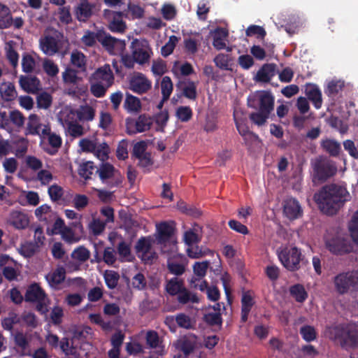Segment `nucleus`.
<instances>
[{"label": "nucleus", "instance_id": "4d7b16f0", "mask_svg": "<svg viewBox=\"0 0 358 358\" xmlns=\"http://www.w3.org/2000/svg\"><path fill=\"white\" fill-rule=\"evenodd\" d=\"M36 56L31 55H24L22 60V70L25 73H31L36 66Z\"/></svg>", "mask_w": 358, "mask_h": 358}, {"label": "nucleus", "instance_id": "a211bd4d", "mask_svg": "<svg viewBox=\"0 0 358 358\" xmlns=\"http://www.w3.org/2000/svg\"><path fill=\"white\" fill-rule=\"evenodd\" d=\"M7 223L16 229H24L30 224V217L24 211L13 210L8 215Z\"/></svg>", "mask_w": 358, "mask_h": 358}, {"label": "nucleus", "instance_id": "de8ad7c7", "mask_svg": "<svg viewBox=\"0 0 358 358\" xmlns=\"http://www.w3.org/2000/svg\"><path fill=\"white\" fill-rule=\"evenodd\" d=\"M71 62L74 66L81 70L85 69L86 58L81 52L77 50L73 51L71 55Z\"/></svg>", "mask_w": 358, "mask_h": 358}, {"label": "nucleus", "instance_id": "a19ab883", "mask_svg": "<svg viewBox=\"0 0 358 358\" xmlns=\"http://www.w3.org/2000/svg\"><path fill=\"white\" fill-rule=\"evenodd\" d=\"M214 62L217 67L222 70L231 71V59L229 55L225 54H219L214 58Z\"/></svg>", "mask_w": 358, "mask_h": 358}, {"label": "nucleus", "instance_id": "7ed1b4c3", "mask_svg": "<svg viewBox=\"0 0 358 358\" xmlns=\"http://www.w3.org/2000/svg\"><path fill=\"white\" fill-rule=\"evenodd\" d=\"M73 228L83 231V226L80 222H73L67 226L64 220L61 217H57L51 228L47 229V234L50 236L60 235L62 239L68 243H78L80 238L76 233Z\"/></svg>", "mask_w": 358, "mask_h": 358}, {"label": "nucleus", "instance_id": "69168bd1", "mask_svg": "<svg viewBox=\"0 0 358 358\" xmlns=\"http://www.w3.org/2000/svg\"><path fill=\"white\" fill-rule=\"evenodd\" d=\"M36 179L39 181L41 185H48L52 181L54 176L50 171L41 169L37 173Z\"/></svg>", "mask_w": 358, "mask_h": 358}, {"label": "nucleus", "instance_id": "423d86ee", "mask_svg": "<svg viewBox=\"0 0 358 358\" xmlns=\"http://www.w3.org/2000/svg\"><path fill=\"white\" fill-rule=\"evenodd\" d=\"M50 128L48 122L43 121L38 115L31 113L28 116L24 134L26 136H38L43 142L50 133Z\"/></svg>", "mask_w": 358, "mask_h": 358}, {"label": "nucleus", "instance_id": "c03bdc74", "mask_svg": "<svg viewBox=\"0 0 358 358\" xmlns=\"http://www.w3.org/2000/svg\"><path fill=\"white\" fill-rule=\"evenodd\" d=\"M90 91L96 97H102L105 95L107 89L109 87L101 83H99L92 78L90 79Z\"/></svg>", "mask_w": 358, "mask_h": 358}, {"label": "nucleus", "instance_id": "20e7f679", "mask_svg": "<svg viewBox=\"0 0 358 358\" xmlns=\"http://www.w3.org/2000/svg\"><path fill=\"white\" fill-rule=\"evenodd\" d=\"M325 244L329 250L334 254H344L352 250L348 234L341 230L328 232L325 236Z\"/></svg>", "mask_w": 358, "mask_h": 358}, {"label": "nucleus", "instance_id": "5fc2aeb1", "mask_svg": "<svg viewBox=\"0 0 358 358\" xmlns=\"http://www.w3.org/2000/svg\"><path fill=\"white\" fill-rule=\"evenodd\" d=\"M192 110L189 106H179L176 110V116L181 122H188L192 118Z\"/></svg>", "mask_w": 358, "mask_h": 358}, {"label": "nucleus", "instance_id": "393cba45", "mask_svg": "<svg viewBox=\"0 0 358 358\" xmlns=\"http://www.w3.org/2000/svg\"><path fill=\"white\" fill-rule=\"evenodd\" d=\"M211 36L213 38V45L215 48L217 50H222L226 48L227 51H231L230 48H227V31L222 28H218L213 31L210 32Z\"/></svg>", "mask_w": 358, "mask_h": 358}, {"label": "nucleus", "instance_id": "9d476101", "mask_svg": "<svg viewBox=\"0 0 358 358\" xmlns=\"http://www.w3.org/2000/svg\"><path fill=\"white\" fill-rule=\"evenodd\" d=\"M96 173L102 182L110 186L118 185L122 181L120 173L109 163H102L97 169Z\"/></svg>", "mask_w": 358, "mask_h": 358}, {"label": "nucleus", "instance_id": "e433bc0d", "mask_svg": "<svg viewBox=\"0 0 358 358\" xmlns=\"http://www.w3.org/2000/svg\"><path fill=\"white\" fill-rule=\"evenodd\" d=\"M241 303V320L242 321L245 322L248 319V315L254 304V301L252 295L249 292L244 293L242 296Z\"/></svg>", "mask_w": 358, "mask_h": 358}, {"label": "nucleus", "instance_id": "473e14b6", "mask_svg": "<svg viewBox=\"0 0 358 358\" xmlns=\"http://www.w3.org/2000/svg\"><path fill=\"white\" fill-rule=\"evenodd\" d=\"M0 95L3 101H11L15 99L17 93L13 84L8 82L0 85Z\"/></svg>", "mask_w": 358, "mask_h": 358}, {"label": "nucleus", "instance_id": "680f3d73", "mask_svg": "<svg viewBox=\"0 0 358 358\" xmlns=\"http://www.w3.org/2000/svg\"><path fill=\"white\" fill-rule=\"evenodd\" d=\"M178 294V300L181 303H187L188 302L197 303L199 301L197 296L187 291L185 287Z\"/></svg>", "mask_w": 358, "mask_h": 358}, {"label": "nucleus", "instance_id": "cd10ccee", "mask_svg": "<svg viewBox=\"0 0 358 358\" xmlns=\"http://www.w3.org/2000/svg\"><path fill=\"white\" fill-rule=\"evenodd\" d=\"M41 50L48 55H53L59 49V41L52 36H45L40 40Z\"/></svg>", "mask_w": 358, "mask_h": 358}, {"label": "nucleus", "instance_id": "052dcab7", "mask_svg": "<svg viewBox=\"0 0 358 358\" xmlns=\"http://www.w3.org/2000/svg\"><path fill=\"white\" fill-rule=\"evenodd\" d=\"M24 162L26 166L34 171H39L43 167V162L38 158L27 155L24 158Z\"/></svg>", "mask_w": 358, "mask_h": 358}, {"label": "nucleus", "instance_id": "6e6552de", "mask_svg": "<svg viewBox=\"0 0 358 358\" xmlns=\"http://www.w3.org/2000/svg\"><path fill=\"white\" fill-rule=\"evenodd\" d=\"M278 257L287 269L296 271L299 268L301 253L296 247L285 248L278 250Z\"/></svg>", "mask_w": 358, "mask_h": 358}, {"label": "nucleus", "instance_id": "bb28decb", "mask_svg": "<svg viewBox=\"0 0 358 358\" xmlns=\"http://www.w3.org/2000/svg\"><path fill=\"white\" fill-rule=\"evenodd\" d=\"M342 340L350 346H358V326L351 324L346 327L342 333Z\"/></svg>", "mask_w": 358, "mask_h": 358}, {"label": "nucleus", "instance_id": "2f4dec72", "mask_svg": "<svg viewBox=\"0 0 358 358\" xmlns=\"http://www.w3.org/2000/svg\"><path fill=\"white\" fill-rule=\"evenodd\" d=\"M102 45L106 48L108 51L111 54H117L121 51L124 47V43L112 36H106L102 41Z\"/></svg>", "mask_w": 358, "mask_h": 358}, {"label": "nucleus", "instance_id": "bf43d9fd", "mask_svg": "<svg viewBox=\"0 0 358 358\" xmlns=\"http://www.w3.org/2000/svg\"><path fill=\"white\" fill-rule=\"evenodd\" d=\"M343 81L341 80L333 79L328 83L326 93L329 96L336 94L343 89Z\"/></svg>", "mask_w": 358, "mask_h": 358}, {"label": "nucleus", "instance_id": "aec40b11", "mask_svg": "<svg viewBox=\"0 0 358 358\" xmlns=\"http://www.w3.org/2000/svg\"><path fill=\"white\" fill-rule=\"evenodd\" d=\"M103 15L110 20L109 29L114 32H124L127 28L125 22L122 20L124 13L122 12H113L110 10H104Z\"/></svg>", "mask_w": 358, "mask_h": 358}, {"label": "nucleus", "instance_id": "f03ea898", "mask_svg": "<svg viewBox=\"0 0 358 358\" xmlns=\"http://www.w3.org/2000/svg\"><path fill=\"white\" fill-rule=\"evenodd\" d=\"M248 103L251 108H259V112L250 114V117L252 122L258 126L264 124L273 109V96L268 92L257 91L249 96Z\"/></svg>", "mask_w": 358, "mask_h": 358}, {"label": "nucleus", "instance_id": "b1692460", "mask_svg": "<svg viewBox=\"0 0 358 358\" xmlns=\"http://www.w3.org/2000/svg\"><path fill=\"white\" fill-rule=\"evenodd\" d=\"M19 83L22 89L31 94H36L41 90V82L34 76H20Z\"/></svg>", "mask_w": 358, "mask_h": 358}, {"label": "nucleus", "instance_id": "f3484780", "mask_svg": "<svg viewBox=\"0 0 358 358\" xmlns=\"http://www.w3.org/2000/svg\"><path fill=\"white\" fill-rule=\"evenodd\" d=\"M168 255V268L169 271L174 275H181L184 273L187 263L185 257L176 252H173L169 250Z\"/></svg>", "mask_w": 358, "mask_h": 358}, {"label": "nucleus", "instance_id": "c9c22d12", "mask_svg": "<svg viewBox=\"0 0 358 358\" xmlns=\"http://www.w3.org/2000/svg\"><path fill=\"white\" fill-rule=\"evenodd\" d=\"M124 15L129 20L141 19L145 15V9L138 4L129 3Z\"/></svg>", "mask_w": 358, "mask_h": 358}, {"label": "nucleus", "instance_id": "a878e982", "mask_svg": "<svg viewBox=\"0 0 358 358\" xmlns=\"http://www.w3.org/2000/svg\"><path fill=\"white\" fill-rule=\"evenodd\" d=\"M65 277V268L62 266H57L45 275V279L50 287L56 288L64 281Z\"/></svg>", "mask_w": 358, "mask_h": 358}, {"label": "nucleus", "instance_id": "13d9d810", "mask_svg": "<svg viewBox=\"0 0 358 358\" xmlns=\"http://www.w3.org/2000/svg\"><path fill=\"white\" fill-rule=\"evenodd\" d=\"M43 69L50 77L56 76L59 73L58 66L51 59H45L43 62Z\"/></svg>", "mask_w": 358, "mask_h": 358}, {"label": "nucleus", "instance_id": "7c9ffc66", "mask_svg": "<svg viewBox=\"0 0 358 358\" xmlns=\"http://www.w3.org/2000/svg\"><path fill=\"white\" fill-rule=\"evenodd\" d=\"M201 238V228L199 225H194L192 228L187 230L183 235V240L187 245L197 243Z\"/></svg>", "mask_w": 358, "mask_h": 358}, {"label": "nucleus", "instance_id": "09e8293b", "mask_svg": "<svg viewBox=\"0 0 358 358\" xmlns=\"http://www.w3.org/2000/svg\"><path fill=\"white\" fill-rule=\"evenodd\" d=\"M74 115L72 109L66 106L62 109L59 113L58 117L62 124L66 127L73 122Z\"/></svg>", "mask_w": 358, "mask_h": 358}, {"label": "nucleus", "instance_id": "0e129e2a", "mask_svg": "<svg viewBox=\"0 0 358 358\" xmlns=\"http://www.w3.org/2000/svg\"><path fill=\"white\" fill-rule=\"evenodd\" d=\"M183 94L185 97L189 99H195L196 97V84L192 81H187L183 83Z\"/></svg>", "mask_w": 358, "mask_h": 358}, {"label": "nucleus", "instance_id": "c756f323", "mask_svg": "<svg viewBox=\"0 0 358 358\" xmlns=\"http://www.w3.org/2000/svg\"><path fill=\"white\" fill-rule=\"evenodd\" d=\"M276 66L273 64H264L257 71L255 80L259 82L268 83L275 75Z\"/></svg>", "mask_w": 358, "mask_h": 358}, {"label": "nucleus", "instance_id": "412c9836", "mask_svg": "<svg viewBox=\"0 0 358 358\" xmlns=\"http://www.w3.org/2000/svg\"><path fill=\"white\" fill-rule=\"evenodd\" d=\"M197 344V337L193 334H188L177 341L174 345L179 352H181L185 355H189L196 348Z\"/></svg>", "mask_w": 358, "mask_h": 358}, {"label": "nucleus", "instance_id": "a18cd8bd", "mask_svg": "<svg viewBox=\"0 0 358 358\" xmlns=\"http://www.w3.org/2000/svg\"><path fill=\"white\" fill-rule=\"evenodd\" d=\"M173 90V83L169 76H164L161 82V91L163 101H167Z\"/></svg>", "mask_w": 358, "mask_h": 358}, {"label": "nucleus", "instance_id": "49530a36", "mask_svg": "<svg viewBox=\"0 0 358 358\" xmlns=\"http://www.w3.org/2000/svg\"><path fill=\"white\" fill-rule=\"evenodd\" d=\"M77 115L81 121H91L95 116V110L90 106H81L77 111Z\"/></svg>", "mask_w": 358, "mask_h": 358}, {"label": "nucleus", "instance_id": "864d4df0", "mask_svg": "<svg viewBox=\"0 0 358 358\" xmlns=\"http://www.w3.org/2000/svg\"><path fill=\"white\" fill-rule=\"evenodd\" d=\"M162 17L167 21L173 20L177 15L176 7L171 3H164L161 8Z\"/></svg>", "mask_w": 358, "mask_h": 358}, {"label": "nucleus", "instance_id": "774afa93", "mask_svg": "<svg viewBox=\"0 0 358 358\" xmlns=\"http://www.w3.org/2000/svg\"><path fill=\"white\" fill-rule=\"evenodd\" d=\"M52 100V99L50 94L47 92L41 93L37 96V106L39 108L47 109L51 106Z\"/></svg>", "mask_w": 358, "mask_h": 358}, {"label": "nucleus", "instance_id": "338daca9", "mask_svg": "<svg viewBox=\"0 0 358 358\" xmlns=\"http://www.w3.org/2000/svg\"><path fill=\"white\" fill-rule=\"evenodd\" d=\"M176 322L180 327L184 329H191L194 324V321L187 315L183 313L176 316Z\"/></svg>", "mask_w": 358, "mask_h": 358}, {"label": "nucleus", "instance_id": "1a4fd4ad", "mask_svg": "<svg viewBox=\"0 0 358 358\" xmlns=\"http://www.w3.org/2000/svg\"><path fill=\"white\" fill-rule=\"evenodd\" d=\"M336 290L340 294L348 292L351 288L358 289V271L341 273L334 278Z\"/></svg>", "mask_w": 358, "mask_h": 358}, {"label": "nucleus", "instance_id": "5701e85b", "mask_svg": "<svg viewBox=\"0 0 358 358\" xmlns=\"http://www.w3.org/2000/svg\"><path fill=\"white\" fill-rule=\"evenodd\" d=\"M283 213L289 220L298 218L301 215V208L299 202L292 198L285 201L283 205Z\"/></svg>", "mask_w": 358, "mask_h": 358}, {"label": "nucleus", "instance_id": "f704fd0d", "mask_svg": "<svg viewBox=\"0 0 358 358\" xmlns=\"http://www.w3.org/2000/svg\"><path fill=\"white\" fill-rule=\"evenodd\" d=\"M315 171L320 178L325 179L334 175L336 171V168L329 162H322L315 166Z\"/></svg>", "mask_w": 358, "mask_h": 358}, {"label": "nucleus", "instance_id": "0eeeda50", "mask_svg": "<svg viewBox=\"0 0 358 358\" xmlns=\"http://www.w3.org/2000/svg\"><path fill=\"white\" fill-rule=\"evenodd\" d=\"M78 145L82 152L93 153L101 161H105L108 157L110 150L108 145L105 142H99L95 137L82 138Z\"/></svg>", "mask_w": 358, "mask_h": 358}, {"label": "nucleus", "instance_id": "72a5a7b5", "mask_svg": "<svg viewBox=\"0 0 358 358\" xmlns=\"http://www.w3.org/2000/svg\"><path fill=\"white\" fill-rule=\"evenodd\" d=\"M124 108L129 113H137L141 109V102L138 97L127 94L124 102Z\"/></svg>", "mask_w": 358, "mask_h": 358}, {"label": "nucleus", "instance_id": "dca6fc26", "mask_svg": "<svg viewBox=\"0 0 358 358\" xmlns=\"http://www.w3.org/2000/svg\"><path fill=\"white\" fill-rule=\"evenodd\" d=\"M136 249L138 257L145 263L152 262L157 257L155 252L152 248L151 241L149 238H143L138 240Z\"/></svg>", "mask_w": 358, "mask_h": 358}, {"label": "nucleus", "instance_id": "8fccbe9b", "mask_svg": "<svg viewBox=\"0 0 358 358\" xmlns=\"http://www.w3.org/2000/svg\"><path fill=\"white\" fill-rule=\"evenodd\" d=\"M289 291L292 296L298 302L304 301L308 296L304 287L300 285H295L291 287Z\"/></svg>", "mask_w": 358, "mask_h": 358}, {"label": "nucleus", "instance_id": "9b49d317", "mask_svg": "<svg viewBox=\"0 0 358 358\" xmlns=\"http://www.w3.org/2000/svg\"><path fill=\"white\" fill-rule=\"evenodd\" d=\"M25 300L27 301L37 302L39 303L37 308L41 313H45L47 310L46 307L43 305H46L48 298L43 289L36 283L31 285L27 289L25 294Z\"/></svg>", "mask_w": 358, "mask_h": 358}, {"label": "nucleus", "instance_id": "e2e57ef3", "mask_svg": "<svg viewBox=\"0 0 358 358\" xmlns=\"http://www.w3.org/2000/svg\"><path fill=\"white\" fill-rule=\"evenodd\" d=\"M349 231L352 240L358 245V210L354 214L349 224Z\"/></svg>", "mask_w": 358, "mask_h": 358}, {"label": "nucleus", "instance_id": "3c124183", "mask_svg": "<svg viewBox=\"0 0 358 358\" xmlns=\"http://www.w3.org/2000/svg\"><path fill=\"white\" fill-rule=\"evenodd\" d=\"M179 37L176 36H171L169 38L168 41L161 49L162 55L164 57L170 55L173 52L174 48L179 42Z\"/></svg>", "mask_w": 358, "mask_h": 358}, {"label": "nucleus", "instance_id": "58836bf2", "mask_svg": "<svg viewBox=\"0 0 358 358\" xmlns=\"http://www.w3.org/2000/svg\"><path fill=\"white\" fill-rule=\"evenodd\" d=\"M11 25L12 16L9 8L0 3V29H6Z\"/></svg>", "mask_w": 358, "mask_h": 358}, {"label": "nucleus", "instance_id": "79ce46f5", "mask_svg": "<svg viewBox=\"0 0 358 358\" xmlns=\"http://www.w3.org/2000/svg\"><path fill=\"white\" fill-rule=\"evenodd\" d=\"M62 80L67 85H77L82 78L78 76L76 71L67 68L62 74Z\"/></svg>", "mask_w": 358, "mask_h": 358}, {"label": "nucleus", "instance_id": "4c0bfd02", "mask_svg": "<svg viewBox=\"0 0 358 358\" xmlns=\"http://www.w3.org/2000/svg\"><path fill=\"white\" fill-rule=\"evenodd\" d=\"M62 351L67 355L74 358H78L80 356V349L77 345H73V341L70 342L68 339H64L60 344Z\"/></svg>", "mask_w": 358, "mask_h": 358}, {"label": "nucleus", "instance_id": "f8f14e48", "mask_svg": "<svg viewBox=\"0 0 358 358\" xmlns=\"http://www.w3.org/2000/svg\"><path fill=\"white\" fill-rule=\"evenodd\" d=\"M132 55L137 63L143 64L150 59L152 52L147 41H135L132 43Z\"/></svg>", "mask_w": 358, "mask_h": 358}, {"label": "nucleus", "instance_id": "2eb2a0df", "mask_svg": "<svg viewBox=\"0 0 358 358\" xmlns=\"http://www.w3.org/2000/svg\"><path fill=\"white\" fill-rule=\"evenodd\" d=\"M152 82L143 73H135L129 80V88L137 94L146 93L151 89Z\"/></svg>", "mask_w": 358, "mask_h": 358}, {"label": "nucleus", "instance_id": "6ab92c4d", "mask_svg": "<svg viewBox=\"0 0 358 358\" xmlns=\"http://www.w3.org/2000/svg\"><path fill=\"white\" fill-rule=\"evenodd\" d=\"M152 122V119L150 117L141 115L135 122L133 120L127 121V128L129 134L141 133L149 130Z\"/></svg>", "mask_w": 358, "mask_h": 358}, {"label": "nucleus", "instance_id": "ddd939ff", "mask_svg": "<svg viewBox=\"0 0 358 358\" xmlns=\"http://www.w3.org/2000/svg\"><path fill=\"white\" fill-rule=\"evenodd\" d=\"M97 10L96 4L88 0H80L74 8V15L79 22H86Z\"/></svg>", "mask_w": 358, "mask_h": 358}, {"label": "nucleus", "instance_id": "39448f33", "mask_svg": "<svg viewBox=\"0 0 358 358\" xmlns=\"http://www.w3.org/2000/svg\"><path fill=\"white\" fill-rule=\"evenodd\" d=\"M157 240L162 244V250L164 253H169L171 249L173 252L177 250L176 239L172 236L173 226L172 222H161L156 224Z\"/></svg>", "mask_w": 358, "mask_h": 358}, {"label": "nucleus", "instance_id": "4468645a", "mask_svg": "<svg viewBox=\"0 0 358 358\" xmlns=\"http://www.w3.org/2000/svg\"><path fill=\"white\" fill-rule=\"evenodd\" d=\"M73 261L67 264V268L70 272L78 271L80 266L90 257V252L84 246H79L71 252Z\"/></svg>", "mask_w": 358, "mask_h": 358}, {"label": "nucleus", "instance_id": "603ef678", "mask_svg": "<svg viewBox=\"0 0 358 358\" xmlns=\"http://www.w3.org/2000/svg\"><path fill=\"white\" fill-rule=\"evenodd\" d=\"M322 146L327 152L334 156L338 155L341 150L340 144L331 139L322 141Z\"/></svg>", "mask_w": 358, "mask_h": 358}, {"label": "nucleus", "instance_id": "37998d69", "mask_svg": "<svg viewBox=\"0 0 358 358\" xmlns=\"http://www.w3.org/2000/svg\"><path fill=\"white\" fill-rule=\"evenodd\" d=\"M95 169L94 162L87 161L80 164L78 173L80 177L85 180L90 179Z\"/></svg>", "mask_w": 358, "mask_h": 358}, {"label": "nucleus", "instance_id": "4be33fe9", "mask_svg": "<svg viewBox=\"0 0 358 358\" xmlns=\"http://www.w3.org/2000/svg\"><path fill=\"white\" fill-rule=\"evenodd\" d=\"M91 78L110 87L113 83L114 76L109 64L99 68L92 75Z\"/></svg>", "mask_w": 358, "mask_h": 358}, {"label": "nucleus", "instance_id": "ea45409f", "mask_svg": "<svg viewBox=\"0 0 358 358\" xmlns=\"http://www.w3.org/2000/svg\"><path fill=\"white\" fill-rule=\"evenodd\" d=\"M183 282L177 278H173L167 281L166 290L171 295H176L184 288Z\"/></svg>", "mask_w": 358, "mask_h": 358}, {"label": "nucleus", "instance_id": "c85d7f7f", "mask_svg": "<svg viewBox=\"0 0 358 358\" xmlns=\"http://www.w3.org/2000/svg\"><path fill=\"white\" fill-rule=\"evenodd\" d=\"M305 93L316 108L318 109L321 107L322 103V92L316 85L307 84L305 87Z\"/></svg>", "mask_w": 358, "mask_h": 358}, {"label": "nucleus", "instance_id": "f257e3e1", "mask_svg": "<svg viewBox=\"0 0 358 358\" xmlns=\"http://www.w3.org/2000/svg\"><path fill=\"white\" fill-rule=\"evenodd\" d=\"M320 210L327 215H334L351 198L345 186L329 184L324 186L314 196Z\"/></svg>", "mask_w": 358, "mask_h": 358}, {"label": "nucleus", "instance_id": "6e6d98bb", "mask_svg": "<svg viewBox=\"0 0 358 358\" xmlns=\"http://www.w3.org/2000/svg\"><path fill=\"white\" fill-rule=\"evenodd\" d=\"M106 285L110 289L115 288L118 282L120 275L114 271H106L103 274Z\"/></svg>", "mask_w": 358, "mask_h": 358}]
</instances>
